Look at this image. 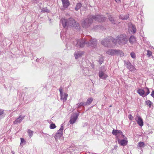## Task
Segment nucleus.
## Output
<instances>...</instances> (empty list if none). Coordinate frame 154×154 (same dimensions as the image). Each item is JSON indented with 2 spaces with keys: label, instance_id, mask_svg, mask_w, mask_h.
I'll use <instances>...</instances> for the list:
<instances>
[{
  "label": "nucleus",
  "instance_id": "nucleus-50",
  "mask_svg": "<svg viewBox=\"0 0 154 154\" xmlns=\"http://www.w3.org/2000/svg\"><path fill=\"white\" fill-rule=\"evenodd\" d=\"M89 38H91V37L90 36H89Z\"/></svg>",
  "mask_w": 154,
  "mask_h": 154
},
{
  "label": "nucleus",
  "instance_id": "nucleus-3",
  "mask_svg": "<svg viewBox=\"0 0 154 154\" xmlns=\"http://www.w3.org/2000/svg\"><path fill=\"white\" fill-rule=\"evenodd\" d=\"M60 23L62 24L63 27H66L69 26L75 27L77 26L79 24L75 22V20L72 18H70L68 20L64 18H62L61 19Z\"/></svg>",
  "mask_w": 154,
  "mask_h": 154
},
{
  "label": "nucleus",
  "instance_id": "nucleus-43",
  "mask_svg": "<svg viewBox=\"0 0 154 154\" xmlns=\"http://www.w3.org/2000/svg\"><path fill=\"white\" fill-rule=\"evenodd\" d=\"M43 134L44 135H45V136L47 137H48L49 136H50L49 135L44 133H43Z\"/></svg>",
  "mask_w": 154,
  "mask_h": 154
},
{
  "label": "nucleus",
  "instance_id": "nucleus-4",
  "mask_svg": "<svg viewBox=\"0 0 154 154\" xmlns=\"http://www.w3.org/2000/svg\"><path fill=\"white\" fill-rule=\"evenodd\" d=\"M112 42L114 45H115L116 43L119 45H124L127 43L128 41V39L127 38L126 35H121L117 36L116 39L113 38Z\"/></svg>",
  "mask_w": 154,
  "mask_h": 154
},
{
  "label": "nucleus",
  "instance_id": "nucleus-24",
  "mask_svg": "<svg viewBox=\"0 0 154 154\" xmlns=\"http://www.w3.org/2000/svg\"><path fill=\"white\" fill-rule=\"evenodd\" d=\"M27 132L28 133V135L30 138L32 137L33 134V131L28 129L27 130Z\"/></svg>",
  "mask_w": 154,
  "mask_h": 154
},
{
  "label": "nucleus",
  "instance_id": "nucleus-12",
  "mask_svg": "<svg viewBox=\"0 0 154 154\" xmlns=\"http://www.w3.org/2000/svg\"><path fill=\"white\" fill-rule=\"evenodd\" d=\"M99 76L100 79H106L108 77L107 75L103 71H99Z\"/></svg>",
  "mask_w": 154,
  "mask_h": 154
},
{
  "label": "nucleus",
  "instance_id": "nucleus-15",
  "mask_svg": "<svg viewBox=\"0 0 154 154\" xmlns=\"http://www.w3.org/2000/svg\"><path fill=\"white\" fill-rule=\"evenodd\" d=\"M137 92L140 96H142L143 97H144L145 96V92H144V88L143 89H140L137 90Z\"/></svg>",
  "mask_w": 154,
  "mask_h": 154
},
{
  "label": "nucleus",
  "instance_id": "nucleus-28",
  "mask_svg": "<svg viewBox=\"0 0 154 154\" xmlns=\"http://www.w3.org/2000/svg\"><path fill=\"white\" fill-rule=\"evenodd\" d=\"M109 19L112 23L114 24L116 23V22L114 20L113 18L110 15L109 17Z\"/></svg>",
  "mask_w": 154,
  "mask_h": 154
},
{
  "label": "nucleus",
  "instance_id": "nucleus-46",
  "mask_svg": "<svg viewBox=\"0 0 154 154\" xmlns=\"http://www.w3.org/2000/svg\"><path fill=\"white\" fill-rule=\"evenodd\" d=\"M118 147V146L116 145H115L114 147V149H116Z\"/></svg>",
  "mask_w": 154,
  "mask_h": 154
},
{
  "label": "nucleus",
  "instance_id": "nucleus-30",
  "mask_svg": "<svg viewBox=\"0 0 154 154\" xmlns=\"http://www.w3.org/2000/svg\"><path fill=\"white\" fill-rule=\"evenodd\" d=\"M104 60V57H103L100 56L99 57V62L101 64L102 63Z\"/></svg>",
  "mask_w": 154,
  "mask_h": 154
},
{
  "label": "nucleus",
  "instance_id": "nucleus-9",
  "mask_svg": "<svg viewBox=\"0 0 154 154\" xmlns=\"http://www.w3.org/2000/svg\"><path fill=\"white\" fill-rule=\"evenodd\" d=\"M79 115V113H75L72 115L69 121L70 124H73L75 122Z\"/></svg>",
  "mask_w": 154,
  "mask_h": 154
},
{
  "label": "nucleus",
  "instance_id": "nucleus-22",
  "mask_svg": "<svg viewBox=\"0 0 154 154\" xmlns=\"http://www.w3.org/2000/svg\"><path fill=\"white\" fill-rule=\"evenodd\" d=\"M129 30H131V32H132V30L134 33H135L136 31V28L133 25H131V26L130 27L129 29Z\"/></svg>",
  "mask_w": 154,
  "mask_h": 154
},
{
  "label": "nucleus",
  "instance_id": "nucleus-2",
  "mask_svg": "<svg viewBox=\"0 0 154 154\" xmlns=\"http://www.w3.org/2000/svg\"><path fill=\"white\" fill-rule=\"evenodd\" d=\"M73 44L77 47H83L85 45L87 46H90L92 45L93 47L95 46L97 44V40L94 38H91L89 39L84 38L83 39H78L73 42Z\"/></svg>",
  "mask_w": 154,
  "mask_h": 154
},
{
  "label": "nucleus",
  "instance_id": "nucleus-18",
  "mask_svg": "<svg viewBox=\"0 0 154 154\" xmlns=\"http://www.w3.org/2000/svg\"><path fill=\"white\" fill-rule=\"evenodd\" d=\"M138 120H137L138 124L140 126H143V122L142 119L140 116H138Z\"/></svg>",
  "mask_w": 154,
  "mask_h": 154
},
{
  "label": "nucleus",
  "instance_id": "nucleus-47",
  "mask_svg": "<svg viewBox=\"0 0 154 154\" xmlns=\"http://www.w3.org/2000/svg\"><path fill=\"white\" fill-rule=\"evenodd\" d=\"M11 153L12 154H14V153H15V152H14V151H12Z\"/></svg>",
  "mask_w": 154,
  "mask_h": 154
},
{
  "label": "nucleus",
  "instance_id": "nucleus-6",
  "mask_svg": "<svg viewBox=\"0 0 154 154\" xmlns=\"http://www.w3.org/2000/svg\"><path fill=\"white\" fill-rule=\"evenodd\" d=\"M60 126V128L57 131L54 136V138L56 140L60 139L63 135V124L62 123L61 125Z\"/></svg>",
  "mask_w": 154,
  "mask_h": 154
},
{
  "label": "nucleus",
  "instance_id": "nucleus-40",
  "mask_svg": "<svg viewBox=\"0 0 154 154\" xmlns=\"http://www.w3.org/2000/svg\"><path fill=\"white\" fill-rule=\"evenodd\" d=\"M128 117L129 119L131 120H132L133 119V117L131 114H130L128 115Z\"/></svg>",
  "mask_w": 154,
  "mask_h": 154
},
{
  "label": "nucleus",
  "instance_id": "nucleus-35",
  "mask_svg": "<svg viewBox=\"0 0 154 154\" xmlns=\"http://www.w3.org/2000/svg\"><path fill=\"white\" fill-rule=\"evenodd\" d=\"M147 55L148 57H150L152 55V52L150 51L147 50Z\"/></svg>",
  "mask_w": 154,
  "mask_h": 154
},
{
  "label": "nucleus",
  "instance_id": "nucleus-36",
  "mask_svg": "<svg viewBox=\"0 0 154 154\" xmlns=\"http://www.w3.org/2000/svg\"><path fill=\"white\" fill-rule=\"evenodd\" d=\"M130 55H131V57L135 59V58L136 55H135V54L133 52L131 53L130 54Z\"/></svg>",
  "mask_w": 154,
  "mask_h": 154
},
{
  "label": "nucleus",
  "instance_id": "nucleus-8",
  "mask_svg": "<svg viewBox=\"0 0 154 154\" xmlns=\"http://www.w3.org/2000/svg\"><path fill=\"white\" fill-rule=\"evenodd\" d=\"M125 65L126 67L130 71L134 72L136 70V68L134 66L131 64V63L129 61H125Z\"/></svg>",
  "mask_w": 154,
  "mask_h": 154
},
{
  "label": "nucleus",
  "instance_id": "nucleus-49",
  "mask_svg": "<svg viewBox=\"0 0 154 154\" xmlns=\"http://www.w3.org/2000/svg\"><path fill=\"white\" fill-rule=\"evenodd\" d=\"M111 106H112V105H110V106H109V107H111Z\"/></svg>",
  "mask_w": 154,
  "mask_h": 154
},
{
  "label": "nucleus",
  "instance_id": "nucleus-17",
  "mask_svg": "<svg viewBox=\"0 0 154 154\" xmlns=\"http://www.w3.org/2000/svg\"><path fill=\"white\" fill-rule=\"evenodd\" d=\"M129 42L131 44H134L137 42L136 38L133 35H131L129 39Z\"/></svg>",
  "mask_w": 154,
  "mask_h": 154
},
{
  "label": "nucleus",
  "instance_id": "nucleus-42",
  "mask_svg": "<svg viewBox=\"0 0 154 154\" xmlns=\"http://www.w3.org/2000/svg\"><path fill=\"white\" fill-rule=\"evenodd\" d=\"M150 95L152 97L154 98V90L152 91Z\"/></svg>",
  "mask_w": 154,
  "mask_h": 154
},
{
  "label": "nucleus",
  "instance_id": "nucleus-34",
  "mask_svg": "<svg viewBox=\"0 0 154 154\" xmlns=\"http://www.w3.org/2000/svg\"><path fill=\"white\" fill-rule=\"evenodd\" d=\"M20 140H21V142L20 143V145H22L23 144H25L26 143V142L25 141V140L22 138H20Z\"/></svg>",
  "mask_w": 154,
  "mask_h": 154
},
{
  "label": "nucleus",
  "instance_id": "nucleus-27",
  "mask_svg": "<svg viewBox=\"0 0 154 154\" xmlns=\"http://www.w3.org/2000/svg\"><path fill=\"white\" fill-rule=\"evenodd\" d=\"M41 12L42 13H49L50 11L46 8H44L41 9Z\"/></svg>",
  "mask_w": 154,
  "mask_h": 154
},
{
  "label": "nucleus",
  "instance_id": "nucleus-29",
  "mask_svg": "<svg viewBox=\"0 0 154 154\" xmlns=\"http://www.w3.org/2000/svg\"><path fill=\"white\" fill-rule=\"evenodd\" d=\"M116 54L120 55L121 56H123L124 55V54L123 52L120 50H117Z\"/></svg>",
  "mask_w": 154,
  "mask_h": 154
},
{
  "label": "nucleus",
  "instance_id": "nucleus-13",
  "mask_svg": "<svg viewBox=\"0 0 154 154\" xmlns=\"http://www.w3.org/2000/svg\"><path fill=\"white\" fill-rule=\"evenodd\" d=\"M25 117L24 116H20L18 118L13 122V123L14 124H17L18 123H20L22 120L24 119Z\"/></svg>",
  "mask_w": 154,
  "mask_h": 154
},
{
  "label": "nucleus",
  "instance_id": "nucleus-1",
  "mask_svg": "<svg viewBox=\"0 0 154 154\" xmlns=\"http://www.w3.org/2000/svg\"><path fill=\"white\" fill-rule=\"evenodd\" d=\"M93 20L101 22L105 20L106 18L103 15L90 16L82 21V27L85 28L89 27L90 26Z\"/></svg>",
  "mask_w": 154,
  "mask_h": 154
},
{
  "label": "nucleus",
  "instance_id": "nucleus-32",
  "mask_svg": "<svg viewBox=\"0 0 154 154\" xmlns=\"http://www.w3.org/2000/svg\"><path fill=\"white\" fill-rule=\"evenodd\" d=\"M120 135L123 136V137H125V136L122 134V132L121 131L117 130L116 136Z\"/></svg>",
  "mask_w": 154,
  "mask_h": 154
},
{
  "label": "nucleus",
  "instance_id": "nucleus-19",
  "mask_svg": "<svg viewBox=\"0 0 154 154\" xmlns=\"http://www.w3.org/2000/svg\"><path fill=\"white\" fill-rule=\"evenodd\" d=\"M88 69L87 68H84L82 70V72L83 74L86 75L88 74Z\"/></svg>",
  "mask_w": 154,
  "mask_h": 154
},
{
  "label": "nucleus",
  "instance_id": "nucleus-20",
  "mask_svg": "<svg viewBox=\"0 0 154 154\" xmlns=\"http://www.w3.org/2000/svg\"><path fill=\"white\" fill-rule=\"evenodd\" d=\"M129 17L128 15H121L119 17V18L123 20H126Z\"/></svg>",
  "mask_w": 154,
  "mask_h": 154
},
{
  "label": "nucleus",
  "instance_id": "nucleus-52",
  "mask_svg": "<svg viewBox=\"0 0 154 154\" xmlns=\"http://www.w3.org/2000/svg\"><path fill=\"white\" fill-rule=\"evenodd\" d=\"M152 48H153V47H152Z\"/></svg>",
  "mask_w": 154,
  "mask_h": 154
},
{
  "label": "nucleus",
  "instance_id": "nucleus-23",
  "mask_svg": "<svg viewBox=\"0 0 154 154\" xmlns=\"http://www.w3.org/2000/svg\"><path fill=\"white\" fill-rule=\"evenodd\" d=\"M82 6V4L81 3H78L76 6L75 9L76 11H78Z\"/></svg>",
  "mask_w": 154,
  "mask_h": 154
},
{
  "label": "nucleus",
  "instance_id": "nucleus-16",
  "mask_svg": "<svg viewBox=\"0 0 154 154\" xmlns=\"http://www.w3.org/2000/svg\"><path fill=\"white\" fill-rule=\"evenodd\" d=\"M117 50L110 49L108 50L106 52V54L111 55L116 54Z\"/></svg>",
  "mask_w": 154,
  "mask_h": 154
},
{
  "label": "nucleus",
  "instance_id": "nucleus-11",
  "mask_svg": "<svg viewBox=\"0 0 154 154\" xmlns=\"http://www.w3.org/2000/svg\"><path fill=\"white\" fill-rule=\"evenodd\" d=\"M84 52L82 51H79L75 52L74 53V55L75 59L80 58L84 54Z\"/></svg>",
  "mask_w": 154,
  "mask_h": 154
},
{
  "label": "nucleus",
  "instance_id": "nucleus-26",
  "mask_svg": "<svg viewBox=\"0 0 154 154\" xmlns=\"http://www.w3.org/2000/svg\"><path fill=\"white\" fill-rule=\"evenodd\" d=\"M145 103L147 105L149 108L151 107L152 103L149 100H147L146 101Z\"/></svg>",
  "mask_w": 154,
  "mask_h": 154
},
{
  "label": "nucleus",
  "instance_id": "nucleus-39",
  "mask_svg": "<svg viewBox=\"0 0 154 154\" xmlns=\"http://www.w3.org/2000/svg\"><path fill=\"white\" fill-rule=\"evenodd\" d=\"M117 130H113L112 132V134L113 135L117 136Z\"/></svg>",
  "mask_w": 154,
  "mask_h": 154
},
{
  "label": "nucleus",
  "instance_id": "nucleus-14",
  "mask_svg": "<svg viewBox=\"0 0 154 154\" xmlns=\"http://www.w3.org/2000/svg\"><path fill=\"white\" fill-rule=\"evenodd\" d=\"M63 5L64 8H67L69 5L70 3L68 0H62Z\"/></svg>",
  "mask_w": 154,
  "mask_h": 154
},
{
  "label": "nucleus",
  "instance_id": "nucleus-31",
  "mask_svg": "<svg viewBox=\"0 0 154 154\" xmlns=\"http://www.w3.org/2000/svg\"><path fill=\"white\" fill-rule=\"evenodd\" d=\"M145 146L144 143L143 142H140L138 143V146L140 148L144 147Z\"/></svg>",
  "mask_w": 154,
  "mask_h": 154
},
{
  "label": "nucleus",
  "instance_id": "nucleus-5",
  "mask_svg": "<svg viewBox=\"0 0 154 154\" xmlns=\"http://www.w3.org/2000/svg\"><path fill=\"white\" fill-rule=\"evenodd\" d=\"M113 38L111 37H108L104 39L101 42V44L105 47H111L114 45L112 42Z\"/></svg>",
  "mask_w": 154,
  "mask_h": 154
},
{
  "label": "nucleus",
  "instance_id": "nucleus-51",
  "mask_svg": "<svg viewBox=\"0 0 154 154\" xmlns=\"http://www.w3.org/2000/svg\"><path fill=\"white\" fill-rule=\"evenodd\" d=\"M92 67H93V68H94V66H92Z\"/></svg>",
  "mask_w": 154,
  "mask_h": 154
},
{
  "label": "nucleus",
  "instance_id": "nucleus-38",
  "mask_svg": "<svg viewBox=\"0 0 154 154\" xmlns=\"http://www.w3.org/2000/svg\"><path fill=\"white\" fill-rule=\"evenodd\" d=\"M4 114V110L2 109H0V117Z\"/></svg>",
  "mask_w": 154,
  "mask_h": 154
},
{
  "label": "nucleus",
  "instance_id": "nucleus-48",
  "mask_svg": "<svg viewBox=\"0 0 154 154\" xmlns=\"http://www.w3.org/2000/svg\"><path fill=\"white\" fill-rule=\"evenodd\" d=\"M38 60H39V59H36V61H38Z\"/></svg>",
  "mask_w": 154,
  "mask_h": 154
},
{
  "label": "nucleus",
  "instance_id": "nucleus-7",
  "mask_svg": "<svg viewBox=\"0 0 154 154\" xmlns=\"http://www.w3.org/2000/svg\"><path fill=\"white\" fill-rule=\"evenodd\" d=\"M59 91L60 96V99L63 102H66L67 100L68 94L66 93L63 92V88L61 87H60L59 88Z\"/></svg>",
  "mask_w": 154,
  "mask_h": 154
},
{
  "label": "nucleus",
  "instance_id": "nucleus-25",
  "mask_svg": "<svg viewBox=\"0 0 154 154\" xmlns=\"http://www.w3.org/2000/svg\"><path fill=\"white\" fill-rule=\"evenodd\" d=\"M144 92H145V96H146L150 93L149 89L147 88L146 87L144 88Z\"/></svg>",
  "mask_w": 154,
  "mask_h": 154
},
{
  "label": "nucleus",
  "instance_id": "nucleus-37",
  "mask_svg": "<svg viewBox=\"0 0 154 154\" xmlns=\"http://www.w3.org/2000/svg\"><path fill=\"white\" fill-rule=\"evenodd\" d=\"M61 38L62 39H63L65 36H66V34L64 32H61Z\"/></svg>",
  "mask_w": 154,
  "mask_h": 154
},
{
  "label": "nucleus",
  "instance_id": "nucleus-45",
  "mask_svg": "<svg viewBox=\"0 0 154 154\" xmlns=\"http://www.w3.org/2000/svg\"><path fill=\"white\" fill-rule=\"evenodd\" d=\"M76 106H77V108H79L80 107V106H81L79 105V104H76Z\"/></svg>",
  "mask_w": 154,
  "mask_h": 154
},
{
  "label": "nucleus",
  "instance_id": "nucleus-33",
  "mask_svg": "<svg viewBox=\"0 0 154 154\" xmlns=\"http://www.w3.org/2000/svg\"><path fill=\"white\" fill-rule=\"evenodd\" d=\"M56 126L55 125L54 123L51 124L49 126V128L51 129H54L56 128Z\"/></svg>",
  "mask_w": 154,
  "mask_h": 154
},
{
  "label": "nucleus",
  "instance_id": "nucleus-41",
  "mask_svg": "<svg viewBox=\"0 0 154 154\" xmlns=\"http://www.w3.org/2000/svg\"><path fill=\"white\" fill-rule=\"evenodd\" d=\"M79 105L81 106H83L86 105H85V103L81 102L79 103Z\"/></svg>",
  "mask_w": 154,
  "mask_h": 154
},
{
  "label": "nucleus",
  "instance_id": "nucleus-44",
  "mask_svg": "<svg viewBox=\"0 0 154 154\" xmlns=\"http://www.w3.org/2000/svg\"><path fill=\"white\" fill-rule=\"evenodd\" d=\"M116 2L118 3H120L121 2L120 0H115Z\"/></svg>",
  "mask_w": 154,
  "mask_h": 154
},
{
  "label": "nucleus",
  "instance_id": "nucleus-10",
  "mask_svg": "<svg viewBox=\"0 0 154 154\" xmlns=\"http://www.w3.org/2000/svg\"><path fill=\"white\" fill-rule=\"evenodd\" d=\"M124 139L120 140L118 139V141L119 143L121 146H125L127 145L128 141L126 137H123Z\"/></svg>",
  "mask_w": 154,
  "mask_h": 154
},
{
  "label": "nucleus",
  "instance_id": "nucleus-21",
  "mask_svg": "<svg viewBox=\"0 0 154 154\" xmlns=\"http://www.w3.org/2000/svg\"><path fill=\"white\" fill-rule=\"evenodd\" d=\"M93 100V99L92 98H88L87 101L85 102V105L86 106H88L90 105L92 102Z\"/></svg>",
  "mask_w": 154,
  "mask_h": 154
}]
</instances>
